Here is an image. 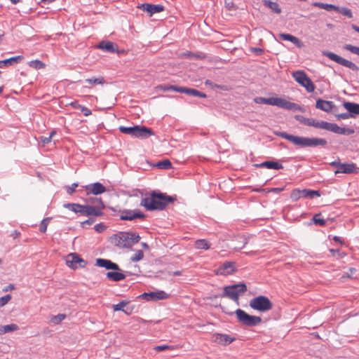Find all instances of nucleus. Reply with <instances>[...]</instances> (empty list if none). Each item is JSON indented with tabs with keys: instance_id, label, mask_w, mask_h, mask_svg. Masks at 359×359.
<instances>
[{
	"instance_id": "1",
	"label": "nucleus",
	"mask_w": 359,
	"mask_h": 359,
	"mask_svg": "<svg viewBox=\"0 0 359 359\" xmlns=\"http://www.w3.org/2000/svg\"><path fill=\"white\" fill-rule=\"evenodd\" d=\"M175 200V198L174 197L153 191L149 197L142 199L140 205L144 207L147 210H162L165 208L168 203L173 202Z\"/></svg>"
},
{
	"instance_id": "2",
	"label": "nucleus",
	"mask_w": 359,
	"mask_h": 359,
	"mask_svg": "<svg viewBox=\"0 0 359 359\" xmlns=\"http://www.w3.org/2000/svg\"><path fill=\"white\" fill-rule=\"evenodd\" d=\"M275 134L302 147H325L327 144V140L323 138L295 136L285 132H276Z\"/></svg>"
},
{
	"instance_id": "3",
	"label": "nucleus",
	"mask_w": 359,
	"mask_h": 359,
	"mask_svg": "<svg viewBox=\"0 0 359 359\" xmlns=\"http://www.w3.org/2000/svg\"><path fill=\"white\" fill-rule=\"evenodd\" d=\"M111 243L119 248H130L137 243L140 237L133 232H120L111 237Z\"/></svg>"
},
{
	"instance_id": "4",
	"label": "nucleus",
	"mask_w": 359,
	"mask_h": 359,
	"mask_svg": "<svg viewBox=\"0 0 359 359\" xmlns=\"http://www.w3.org/2000/svg\"><path fill=\"white\" fill-rule=\"evenodd\" d=\"M119 130L127 135H130L135 137L145 139L149 136L154 135V131L147 127L142 126H134L133 127L120 126Z\"/></svg>"
},
{
	"instance_id": "5",
	"label": "nucleus",
	"mask_w": 359,
	"mask_h": 359,
	"mask_svg": "<svg viewBox=\"0 0 359 359\" xmlns=\"http://www.w3.org/2000/svg\"><path fill=\"white\" fill-rule=\"evenodd\" d=\"M64 207L84 216L99 217L104 215L103 212H99L98 208H91L90 205H80L79 203H66Z\"/></svg>"
},
{
	"instance_id": "6",
	"label": "nucleus",
	"mask_w": 359,
	"mask_h": 359,
	"mask_svg": "<svg viewBox=\"0 0 359 359\" xmlns=\"http://www.w3.org/2000/svg\"><path fill=\"white\" fill-rule=\"evenodd\" d=\"M247 291V286L244 283H240L233 285L226 286L224 287V292L220 296L222 297H229L239 304V296Z\"/></svg>"
},
{
	"instance_id": "7",
	"label": "nucleus",
	"mask_w": 359,
	"mask_h": 359,
	"mask_svg": "<svg viewBox=\"0 0 359 359\" xmlns=\"http://www.w3.org/2000/svg\"><path fill=\"white\" fill-rule=\"evenodd\" d=\"M249 304L252 309L260 312L269 311L273 307V304L270 299L262 295L252 299Z\"/></svg>"
},
{
	"instance_id": "8",
	"label": "nucleus",
	"mask_w": 359,
	"mask_h": 359,
	"mask_svg": "<svg viewBox=\"0 0 359 359\" xmlns=\"http://www.w3.org/2000/svg\"><path fill=\"white\" fill-rule=\"evenodd\" d=\"M235 313L238 320L243 325L253 327L259 325L262 322V318L259 316H250L241 309H238Z\"/></svg>"
},
{
	"instance_id": "9",
	"label": "nucleus",
	"mask_w": 359,
	"mask_h": 359,
	"mask_svg": "<svg viewBox=\"0 0 359 359\" xmlns=\"http://www.w3.org/2000/svg\"><path fill=\"white\" fill-rule=\"evenodd\" d=\"M292 76L299 84L306 88L308 93H313L315 90L314 83L304 71L294 72L292 73Z\"/></svg>"
},
{
	"instance_id": "10",
	"label": "nucleus",
	"mask_w": 359,
	"mask_h": 359,
	"mask_svg": "<svg viewBox=\"0 0 359 359\" xmlns=\"http://www.w3.org/2000/svg\"><path fill=\"white\" fill-rule=\"evenodd\" d=\"M323 55L327 57L331 60L334 61L335 62L342 66H344L347 68H349L353 71L358 72L359 70V67L355 63L350 60L344 59L332 52L323 51Z\"/></svg>"
},
{
	"instance_id": "11",
	"label": "nucleus",
	"mask_w": 359,
	"mask_h": 359,
	"mask_svg": "<svg viewBox=\"0 0 359 359\" xmlns=\"http://www.w3.org/2000/svg\"><path fill=\"white\" fill-rule=\"evenodd\" d=\"M320 129L326 130L341 135H350L353 133V130L352 129L341 128L336 123H328L325 121H321Z\"/></svg>"
},
{
	"instance_id": "12",
	"label": "nucleus",
	"mask_w": 359,
	"mask_h": 359,
	"mask_svg": "<svg viewBox=\"0 0 359 359\" xmlns=\"http://www.w3.org/2000/svg\"><path fill=\"white\" fill-rule=\"evenodd\" d=\"M66 264L69 267L76 269L84 268L87 263L78 254L70 253L66 257Z\"/></svg>"
},
{
	"instance_id": "13",
	"label": "nucleus",
	"mask_w": 359,
	"mask_h": 359,
	"mask_svg": "<svg viewBox=\"0 0 359 359\" xmlns=\"http://www.w3.org/2000/svg\"><path fill=\"white\" fill-rule=\"evenodd\" d=\"M120 219L121 220L132 221L135 219H144L146 215L140 212V210H123L120 211Z\"/></svg>"
},
{
	"instance_id": "14",
	"label": "nucleus",
	"mask_w": 359,
	"mask_h": 359,
	"mask_svg": "<svg viewBox=\"0 0 359 359\" xmlns=\"http://www.w3.org/2000/svg\"><path fill=\"white\" fill-rule=\"evenodd\" d=\"M273 106H277L283 109L293 110V111H299L301 110V107L294 102H289L283 98L280 97H273Z\"/></svg>"
},
{
	"instance_id": "15",
	"label": "nucleus",
	"mask_w": 359,
	"mask_h": 359,
	"mask_svg": "<svg viewBox=\"0 0 359 359\" xmlns=\"http://www.w3.org/2000/svg\"><path fill=\"white\" fill-rule=\"evenodd\" d=\"M83 188L87 195H99L104 193L107 191L105 187L100 182L90 184L88 185L84 186Z\"/></svg>"
},
{
	"instance_id": "16",
	"label": "nucleus",
	"mask_w": 359,
	"mask_h": 359,
	"mask_svg": "<svg viewBox=\"0 0 359 359\" xmlns=\"http://www.w3.org/2000/svg\"><path fill=\"white\" fill-rule=\"evenodd\" d=\"M142 11L147 12L149 16L154 13H161L164 11V6L161 4H151L144 3L138 6Z\"/></svg>"
},
{
	"instance_id": "17",
	"label": "nucleus",
	"mask_w": 359,
	"mask_h": 359,
	"mask_svg": "<svg viewBox=\"0 0 359 359\" xmlns=\"http://www.w3.org/2000/svg\"><path fill=\"white\" fill-rule=\"evenodd\" d=\"M87 205H90L91 208H98L99 212H102V210L105 208V205L101 198L95 197V196H88L85 199Z\"/></svg>"
},
{
	"instance_id": "18",
	"label": "nucleus",
	"mask_w": 359,
	"mask_h": 359,
	"mask_svg": "<svg viewBox=\"0 0 359 359\" xmlns=\"http://www.w3.org/2000/svg\"><path fill=\"white\" fill-rule=\"evenodd\" d=\"M294 118L297 121L300 122L301 123H302L305 126H313L316 128H319V129L320 128L321 121H317L314 118H306L302 115H295Z\"/></svg>"
},
{
	"instance_id": "19",
	"label": "nucleus",
	"mask_w": 359,
	"mask_h": 359,
	"mask_svg": "<svg viewBox=\"0 0 359 359\" xmlns=\"http://www.w3.org/2000/svg\"><path fill=\"white\" fill-rule=\"evenodd\" d=\"M234 271V263L226 262L217 269L216 273L221 276H228L233 273Z\"/></svg>"
},
{
	"instance_id": "20",
	"label": "nucleus",
	"mask_w": 359,
	"mask_h": 359,
	"mask_svg": "<svg viewBox=\"0 0 359 359\" xmlns=\"http://www.w3.org/2000/svg\"><path fill=\"white\" fill-rule=\"evenodd\" d=\"M96 265L105 268L107 270L121 271L118 265L109 259L98 258L96 259Z\"/></svg>"
},
{
	"instance_id": "21",
	"label": "nucleus",
	"mask_w": 359,
	"mask_h": 359,
	"mask_svg": "<svg viewBox=\"0 0 359 359\" xmlns=\"http://www.w3.org/2000/svg\"><path fill=\"white\" fill-rule=\"evenodd\" d=\"M97 48L102 49L107 53H118V46L113 42L109 41H102L97 46Z\"/></svg>"
},
{
	"instance_id": "22",
	"label": "nucleus",
	"mask_w": 359,
	"mask_h": 359,
	"mask_svg": "<svg viewBox=\"0 0 359 359\" xmlns=\"http://www.w3.org/2000/svg\"><path fill=\"white\" fill-rule=\"evenodd\" d=\"M316 107L328 113L332 110L334 104L332 101H327L319 98L316 101Z\"/></svg>"
},
{
	"instance_id": "23",
	"label": "nucleus",
	"mask_w": 359,
	"mask_h": 359,
	"mask_svg": "<svg viewBox=\"0 0 359 359\" xmlns=\"http://www.w3.org/2000/svg\"><path fill=\"white\" fill-rule=\"evenodd\" d=\"M342 105L348 111V114H351L350 116L351 118H355L356 115H359V104L344 102Z\"/></svg>"
},
{
	"instance_id": "24",
	"label": "nucleus",
	"mask_w": 359,
	"mask_h": 359,
	"mask_svg": "<svg viewBox=\"0 0 359 359\" xmlns=\"http://www.w3.org/2000/svg\"><path fill=\"white\" fill-rule=\"evenodd\" d=\"M355 172H356V167L354 163H341L339 170L334 171L336 175L338 173L351 174Z\"/></svg>"
},
{
	"instance_id": "25",
	"label": "nucleus",
	"mask_w": 359,
	"mask_h": 359,
	"mask_svg": "<svg viewBox=\"0 0 359 359\" xmlns=\"http://www.w3.org/2000/svg\"><path fill=\"white\" fill-rule=\"evenodd\" d=\"M214 338L215 342L222 345L229 344L235 340L234 338L225 334H215Z\"/></svg>"
},
{
	"instance_id": "26",
	"label": "nucleus",
	"mask_w": 359,
	"mask_h": 359,
	"mask_svg": "<svg viewBox=\"0 0 359 359\" xmlns=\"http://www.w3.org/2000/svg\"><path fill=\"white\" fill-rule=\"evenodd\" d=\"M179 93H185L187 95H189L194 96V97H203V98L206 97V95L205 93H203L199 90H197L196 89L186 88V87L180 86V89H179Z\"/></svg>"
},
{
	"instance_id": "27",
	"label": "nucleus",
	"mask_w": 359,
	"mask_h": 359,
	"mask_svg": "<svg viewBox=\"0 0 359 359\" xmlns=\"http://www.w3.org/2000/svg\"><path fill=\"white\" fill-rule=\"evenodd\" d=\"M23 57L22 55H18L15 57H12L8 59H6L4 60H0V68H4L6 67L11 66L15 64L18 63L20 61L22 60Z\"/></svg>"
},
{
	"instance_id": "28",
	"label": "nucleus",
	"mask_w": 359,
	"mask_h": 359,
	"mask_svg": "<svg viewBox=\"0 0 359 359\" xmlns=\"http://www.w3.org/2000/svg\"><path fill=\"white\" fill-rule=\"evenodd\" d=\"M257 168H266L268 169H275V170H279L282 169L283 167V165L276 161H264L259 164H255V165Z\"/></svg>"
},
{
	"instance_id": "29",
	"label": "nucleus",
	"mask_w": 359,
	"mask_h": 359,
	"mask_svg": "<svg viewBox=\"0 0 359 359\" xmlns=\"http://www.w3.org/2000/svg\"><path fill=\"white\" fill-rule=\"evenodd\" d=\"M279 36L283 40L291 41L299 48H302L303 46V43L297 37L290 34H280Z\"/></svg>"
},
{
	"instance_id": "30",
	"label": "nucleus",
	"mask_w": 359,
	"mask_h": 359,
	"mask_svg": "<svg viewBox=\"0 0 359 359\" xmlns=\"http://www.w3.org/2000/svg\"><path fill=\"white\" fill-rule=\"evenodd\" d=\"M106 277L112 281L118 282L126 278V276L118 271H109L106 273Z\"/></svg>"
},
{
	"instance_id": "31",
	"label": "nucleus",
	"mask_w": 359,
	"mask_h": 359,
	"mask_svg": "<svg viewBox=\"0 0 359 359\" xmlns=\"http://www.w3.org/2000/svg\"><path fill=\"white\" fill-rule=\"evenodd\" d=\"M263 4L276 13L279 14L281 13V8L277 2H273L270 0H263Z\"/></svg>"
},
{
	"instance_id": "32",
	"label": "nucleus",
	"mask_w": 359,
	"mask_h": 359,
	"mask_svg": "<svg viewBox=\"0 0 359 359\" xmlns=\"http://www.w3.org/2000/svg\"><path fill=\"white\" fill-rule=\"evenodd\" d=\"M302 193V198H313L316 196H320V194L318 191H313L311 189H302L301 190Z\"/></svg>"
},
{
	"instance_id": "33",
	"label": "nucleus",
	"mask_w": 359,
	"mask_h": 359,
	"mask_svg": "<svg viewBox=\"0 0 359 359\" xmlns=\"http://www.w3.org/2000/svg\"><path fill=\"white\" fill-rule=\"evenodd\" d=\"M128 304L127 302L121 301L117 304L113 305V309L114 311H123L126 314L129 315L131 313V311H128V310L124 309V307Z\"/></svg>"
},
{
	"instance_id": "34",
	"label": "nucleus",
	"mask_w": 359,
	"mask_h": 359,
	"mask_svg": "<svg viewBox=\"0 0 359 359\" xmlns=\"http://www.w3.org/2000/svg\"><path fill=\"white\" fill-rule=\"evenodd\" d=\"M195 247L197 249L208 250L210 248L208 242L205 239L197 240L195 242Z\"/></svg>"
},
{
	"instance_id": "35",
	"label": "nucleus",
	"mask_w": 359,
	"mask_h": 359,
	"mask_svg": "<svg viewBox=\"0 0 359 359\" xmlns=\"http://www.w3.org/2000/svg\"><path fill=\"white\" fill-rule=\"evenodd\" d=\"M180 87V86L172 85H159L156 88L163 91L174 90L179 93Z\"/></svg>"
},
{
	"instance_id": "36",
	"label": "nucleus",
	"mask_w": 359,
	"mask_h": 359,
	"mask_svg": "<svg viewBox=\"0 0 359 359\" xmlns=\"http://www.w3.org/2000/svg\"><path fill=\"white\" fill-rule=\"evenodd\" d=\"M337 8L336 9V11L348 17V18H353V13L351 11V9L346 8V7H339V6H337Z\"/></svg>"
},
{
	"instance_id": "37",
	"label": "nucleus",
	"mask_w": 359,
	"mask_h": 359,
	"mask_svg": "<svg viewBox=\"0 0 359 359\" xmlns=\"http://www.w3.org/2000/svg\"><path fill=\"white\" fill-rule=\"evenodd\" d=\"M156 166L160 169L168 170L172 168V163L169 160L165 159V160L159 161L156 164Z\"/></svg>"
},
{
	"instance_id": "38",
	"label": "nucleus",
	"mask_w": 359,
	"mask_h": 359,
	"mask_svg": "<svg viewBox=\"0 0 359 359\" xmlns=\"http://www.w3.org/2000/svg\"><path fill=\"white\" fill-rule=\"evenodd\" d=\"M29 67L34 68L36 69H43L46 66L43 62H42L41 60H39L30 61L29 62Z\"/></svg>"
},
{
	"instance_id": "39",
	"label": "nucleus",
	"mask_w": 359,
	"mask_h": 359,
	"mask_svg": "<svg viewBox=\"0 0 359 359\" xmlns=\"http://www.w3.org/2000/svg\"><path fill=\"white\" fill-rule=\"evenodd\" d=\"M86 82L91 85H102L104 84L105 81L103 77L92 78L86 79Z\"/></svg>"
},
{
	"instance_id": "40",
	"label": "nucleus",
	"mask_w": 359,
	"mask_h": 359,
	"mask_svg": "<svg viewBox=\"0 0 359 359\" xmlns=\"http://www.w3.org/2000/svg\"><path fill=\"white\" fill-rule=\"evenodd\" d=\"M255 102L257 104H266L272 105L273 104V97H269V98L258 97L255 98Z\"/></svg>"
},
{
	"instance_id": "41",
	"label": "nucleus",
	"mask_w": 359,
	"mask_h": 359,
	"mask_svg": "<svg viewBox=\"0 0 359 359\" xmlns=\"http://www.w3.org/2000/svg\"><path fill=\"white\" fill-rule=\"evenodd\" d=\"M320 214H316L313 217V222L314 224H318L321 226H324L325 224H326V221L324 219H321V218H319Z\"/></svg>"
},
{
	"instance_id": "42",
	"label": "nucleus",
	"mask_w": 359,
	"mask_h": 359,
	"mask_svg": "<svg viewBox=\"0 0 359 359\" xmlns=\"http://www.w3.org/2000/svg\"><path fill=\"white\" fill-rule=\"evenodd\" d=\"M300 198H302L300 189H294L292 191L291 194H290V198L292 199V201H297Z\"/></svg>"
},
{
	"instance_id": "43",
	"label": "nucleus",
	"mask_w": 359,
	"mask_h": 359,
	"mask_svg": "<svg viewBox=\"0 0 359 359\" xmlns=\"http://www.w3.org/2000/svg\"><path fill=\"white\" fill-rule=\"evenodd\" d=\"M144 257V253L142 250H137L133 256L131 257L130 260L133 262L140 261Z\"/></svg>"
},
{
	"instance_id": "44",
	"label": "nucleus",
	"mask_w": 359,
	"mask_h": 359,
	"mask_svg": "<svg viewBox=\"0 0 359 359\" xmlns=\"http://www.w3.org/2000/svg\"><path fill=\"white\" fill-rule=\"evenodd\" d=\"M66 318L65 314H58L56 316H53L50 321L55 325L59 324L62 320H63Z\"/></svg>"
},
{
	"instance_id": "45",
	"label": "nucleus",
	"mask_w": 359,
	"mask_h": 359,
	"mask_svg": "<svg viewBox=\"0 0 359 359\" xmlns=\"http://www.w3.org/2000/svg\"><path fill=\"white\" fill-rule=\"evenodd\" d=\"M155 294H156V292H151L149 293L144 292L140 297L147 301L155 300Z\"/></svg>"
},
{
	"instance_id": "46",
	"label": "nucleus",
	"mask_w": 359,
	"mask_h": 359,
	"mask_svg": "<svg viewBox=\"0 0 359 359\" xmlns=\"http://www.w3.org/2000/svg\"><path fill=\"white\" fill-rule=\"evenodd\" d=\"M344 49H346L347 50H349L352 53H354V54H356V55H359V47L354 46L351 45V44H346V45L344 46Z\"/></svg>"
},
{
	"instance_id": "47",
	"label": "nucleus",
	"mask_w": 359,
	"mask_h": 359,
	"mask_svg": "<svg viewBox=\"0 0 359 359\" xmlns=\"http://www.w3.org/2000/svg\"><path fill=\"white\" fill-rule=\"evenodd\" d=\"M50 219V218L47 217V218L43 219L41 221V226H40V228H39V230H40L41 232L45 233L46 231L47 226H48V222H49Z\"/></svg>"
},
{
	"instance_id": "48",
	"label": "nucleus",
	"mask_w": 359,
	"mask_h": 359,
	"mask_svg": "<svg viewBox=\"0 0 359 359\" xmlns=\"http://www.w3.org/2000/svg\"><path fill=\"white\" fill-rule=\"evenodd\" d=\"M205 83L208 86H210L212 88H219L221 90H228V88L227 86H222V85H217V84H214L210 80H206L205 81Z\"/></svg>"
},
{
	"instance_id": "49",
	"label": "nucleus",
	"mask_w": 359,
	"mask_h": 359,
	"mask_svg": "<svg viewBox=\"0 0 359 359\" xmlns=\"http://www.w3.org/2000/svg\"><path fill=\"white\" fill-rule=\"evenodd\" d=\"M168 295L163 291H157L155 294V300L167 299Z\"/></svg>"
},
{
	"instance_id": "50",
	"label": "nucleus",
	"mask_w": 359,
	"mask_h": 359,
	"mask_svg": "<svg viewBox=\"0 0 359 359\" xmlns=\"http://www.w3.org/2000/svg\"><path fill=\"white\" fill-rule=\"evenodd\" d=\"M11 299V294H6L4 297H1L0 298V307H2L4 305H6Z\"/></svg>"
},
{
	"instance_id": "51",
	"label": "nucleus",
	"mask_w": 359,
	"mask_h": 359,
	"mask_svg": "<svg viewBox=\"0 0 359 359\" xmlns=\"http://www.w3.org/2000/svg\"><path fill=\"white\" fill-rule=\"evenodd\" d=\"M19 329L18 325L16 324H10L5 325L4 330L6 332H11L13 331H16Z\"/></svg>"
},
{
	"instance_id": "52",
	"label": "nucleus",
	"mask_w": 359,
	"mask_h": 359,
	"mask_svg": "<svg viewBox=\"0 0 359 359\" xmlns=\"http://www.w3.org/2000/svg\"><path fill=\"white\" fill-rule=\"evenodd\" d=\"M238 238L241 239L242 245H236L234 247L235 249L239 250L245 247V245L248 243V238L244 236H239Z\"/></svg>"
},
{
	"instance_id": "53",
	"label": "nucleus",
	"mask_w": 359,
	"mask_h": 359,
	"mask_svg": "<svg viewBox=\"0 0 359 359\" xmlns=\"http://www.w3.org/2000/svg\"><path fill=\"white\" fill-rule=\"evenodd\" d=\"M167 349L172 350L173 347L168 345L156 346L154 347V350H156V351H163Z\"/></svg>"
},
{
	"instance_id": "54",
	"label": "nucleus",
	"mask_w": 359,
	"mask_h": 359,
	"mask_svg": "<svg viewBox=\"0 0 359 359\" xmlns=\"http://www.w3.org/2000/svg\"><path fill=\"white\" fill-rule=\"evenodd\" d=\"M106 226L102 223L97 224L94 227L95 230L98 233L103 232L106 229Z\"/></svg>"
},
{
	"instance_id": "55",
	"label": "nucleus",
	"mask_w": 359,
	"mask_h": 359,
	"mask_svg": "<svg viewBox=\"0 0 359 359\" xmlns=\"http://www.w3.org/2000/svg\"><path fill=\"white\" fill-rule=\"evenodd\" d=\"M77 183H73L70 187L67 188V192L68 194L72 195L75 189L78 187Z\"/></svg>"
},
{
	"instance_id": "56",
	"label": "nucleus",
	"mask_w": 359,
	"mask_h": 359,
	"mask_svg": "<svg viewBox=\"0 0 359 359\" xmlns=\"http://www.w3.org/2000/svg\"><path fill=\"white\" fill-rule=\"evenodd\" d=\"M351 114H348V112H346V113H341V114H337L336 115V117L338 120H341V119H347V118H351L350 116Z\"/></svg>"
},
{
	"instance_id": "57",
	"label": "nucleus",
	"mask_w": 359,
	"mask_h": 359,
	"mask_svg": "<svg viewBox=\"0 0 359 359\" xmlns=\"http://www.w3.org/2000/svg\"><path fill=\"white\" fill-rule=\"evenodd\" d=\"M80 109H81V112L83 114V115H84V116H89V115H90V114H91V111H90L88 108H87V107H84V106H81V107H80Z\"/></svg>"
},
{
	"instance_id": "58",
	"label": "nucleus",
	"mask_w": 359,
	"mask_h": 359,
	"mask_svg": "<svg viewBox=\"0 0 359 359\" xmlns=\"http://www.w3.org/2000/svg\"><path fill=\"white\" fill-rule=\"evenodd\" d=\"M180 56L185 57H197V55L195 53L189 52V51L181 53Z\"/></svg>"
},
{
	"instance_id": "59",
	"label": "nucleus",
	"mask_w": 359,
	"mask_h": 359,
	"mask_svg": "<svg viewBox=\"0 0 359 359\" xmlns=\"http://www.w3.org/2000/svg\"><path fill=\"white\" fill-rule=\"evenodd\" d=\"M51 142V139L49 137H41V142L43 144V146L50 143Z\"/></svg>"
},
{
	"instance_id": "60",
	"label": "nucleus",
	"mask_w": 359,
	"mask_h": 359,
	"mask_svg": "<svg viewBox=\"0 0 359 359\" xmlns=\"http://www.w3.org/2000/svg\"><path fill=\"white\" fill-rule=\"evenodd\" d=\"M324 9H325L327 11L334 10L336 11V9H337V6H335V5L325 4Z\"/></svg>"
},
{
	"instance_id": "61",
	"label": "nucleus",
	"mask_w": 359,
	"mask_h": 359,
	"mask_svg": "<svg viewBox=\"0 0 359 359\" xmlns=\"http://www.w3.org/2000/svg\"><path fill=\"white\" fill-rule=\"evenodd\" d=\"M312 5L315 7H318V8L324 9L325 4L321 3V2H313L312 4Z\"/></svg>"
},
{
	"instance_id": "62",
	"label": "nucleus",
	"mask_w": 359,
	"mask_h": 359,
	"mask_svg": "<svg viewBox=\"0 0 359 359\" xmlns=\"http://www.w3.org/2000/svg\"><path fill=\"white\" fill-rule=\"evenodd\" d=\"M330 165L333 167H335L337 168V170H339V168H340V165H341V163L339 162V161H334L333 162H332L330 163Z\"/></svg>"
},
{
	"instance_id": "63",
	"label": "nucleus",
	"mask_w": 359,
	"mask_h": 359,
	"mask_svg": "<svg viewBox=\"0 0 359 359\" xmlns=\"http://www.w3.org/2000/svg\"><path fill=\"white\" fill-rule=\"evenodd\" d=\"M284 188H271L269 191L275 192V193H279L282 191H283Z\"/></svg>"
},
{
	"instance_id": "64",
	"label": "nucleus",
	"mask_w": 359,
	"mask_h": 359,
	"mask_svg": "<svg viewBox=\"0 0 359 359\" xmlns=\"http://www.w3.org/2000/svg\"><path fill=\"white\" fill-rule=\"evenodd\" d=\"M95 222V219H92V218H89L88 219L86 220L85 222H83L82 224H88V225H91L93 224V223Z\"/></svg>"
}]
</instances>
